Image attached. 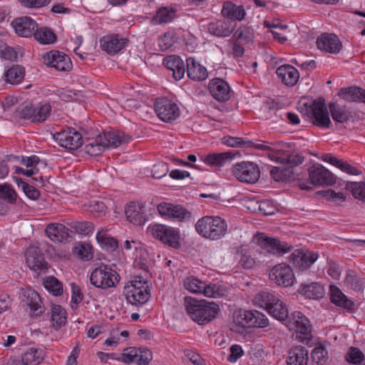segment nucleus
<instances>
[{
  "mask_svg": "<svg viewBox=\"0 0 365 365\" xmlns=\"http://www.w3.org/2000/svg\"><path fill=\"white\" fill-rule=\"evenodd\" d=\"M312 365H326L329 359L328 351L324 346H316L311 353Z\"/></svg>",
  "mask_w": 365,
  "mask_h": 365,
  "instance_id": "nucleus-48",
  "label": "nucleus"
},
{
  "mask_svg": "<svg viewBox=\"0 0 365 365\" xmlns=\"http://www.w3.org/2000/svg\"><path fill=\"white\" fill-rule=\"evenodd\" d=\"M127 43V39L118 34H111L103 36L100 40L101 48L110 55H114L123 49Z\"/></svg>",
  "mask_w": 365,
  "mask_h": 365,
  "instance_id": "nucleus-25",
  "label": "nucleus"
},
{
  "mask_svg": "<svg viewBox=\"0 0 365 365\" xmlns=\"http://www.w3.org/2000/svg\"><path fill=\"white\" fill-rule=\"evenodd\" d=\"M285 326L296 333V339L308 346L314 344L312 333V326L308 318L300 312H294L288 315L284 321Z\"/></svg>",
  "mask_w": 365,
  "mask_h": 365,
  "instance_id": "nucleus-4",
  "label": "nucleus"
},
{
  "mask_svg": "<svg viewBox=\"0 0 365 365\" xmlns=\"http://www.w3.org/2000/svg\"><path fill=\"white\" fill-rule=\"evenodd\" d=\"M163 65L173 72L175 81L181 80L185 73L182 59L176 55L168 56L163 59Z\"/></svg>",
  "mask_w": 365,
  "mask_h": 365,
  "instance_id": "nucleus-26",
  "label": "nucleus"
},
{
  "mask_svg": "<svg viewBox=\"0 0 365 365\" xmlns=\"http://www.w3.org/2000/svg\"><path fill=\"white\" fill-rule=\"evenodd\" d=\"M152 235L163 244L175 249L180 247V232L178 230L164 225L155 224L150 227Z\"/></svg>",
  "mask_w": 365,
  "mask_h": 365,
  "instance_id": "nucleus-10",
  "label": "nucleus"
},
{
  "mask_svg": "<svg viewBox=\"0 0 365 365\" xmlns=\"http://www.w3.org/2000/svg\"><path fill=\"white\" fill-rule=\"evenodd\" d=\"M252 315L251 327L264 328L269 325L268 319L262 313L256 310H252Z\"/></svg>",
  "mask_w": 365,
  "mask_h": 365,
  "instance_id": "nucleus-57",
  "label": "nucleus"
},
{
  "mask_svg": "<svg viewBox=\"0 0 365 365\" xmlns=\"http://www.w3.org/2000/svg\"><path fill=\"white\" fill-rule=\"evenodd\" d=\"M234 156L235 155L231 152L210 153L205 157L203 162L210 165L222 167L225 165L226 163L230 161Z\"/></svg>",
  "mask_w": 365,
  "mask_h": 365,
  "instance_id": "nucleus-39",
  "label": "nucleus"
},
{
  "mask_svg": "<svg viewBox=\"0 0 365 365\" xmlns=\"http://www.w3.org/2000/svg\"><path fill=\"white\" fill-rule=\"evenodd\" d=\"M169 171L168 165L165 163L160 162L153 165L152 169V175L155 178L160 179L165 176Z\"/></svg>",
  "mask_w": 365,
  "mask_h": 365,
  "instance_id": "nucleus-63",
  "label": "nucleus"
},
{
  "mask_svg": "<svg viewBox=\"0 0 365 365\" xmlns=\"http://www.w3.org/2000/svg\"><path fill=\"white\" fill-rule=\"evenodd\" d=\"M101 138L106 148H117L123 143H128L131 139L130 135L118 130L104 133L101 135Z\"/></svg>",
  "mask_w": 365,
  "mask_h": 365,
  "instance_id": "nucleus-30",
  "label": "nucleus"
},
{
  "mask_svg": "<svg viewBox=\"0 0 365 365\" xmlns=\"http://www.w3.org/2000/svg\"><path fill=\"white\" fill-rule=\"evenodd\" d=\"M234 38L245 43H250L253 38V34L250 29L240 27L234 34Z\"/></svg>",
  "mask_w": 365,
  "mask_h": 365,
  "instance_id": "nucleus-59",
  "label": "nucleus"
},
{
  "mask_svg": "<svg viewBox=\"0 0 365 365\" xmlns=\"http://www.w3.org/2000/svg\"><path fill=\"white\" fill-rule=\"evenodd\" d=\"M252 310L240 309L233 314L234 323L241 327H251Z\"/></svg>",
  "mask_w": 365,
  "mask_h": 365,
  "instance_id": "nucleus-50",
  "label": "nucleus"
},
{
  "mask_svg": "<svg viewBox=\"0 0 365 365\" xmlns=\"http://www.w3.org/2000/svg\"><path fill=\"white\" fill-rule=\"evenodd\" d=\"M43 359V350L36 348H29L22 355L20 362L24 365H38Z\"/></svg>",
  "mask_w": 365,
  "mask_h": 365,
  "instance_id": "nucleus-41",
  "label": "nucleus"
},
{
  "mask_svg": "<svg viewBox=\"0 0 365 365\" xmlns=\"http://www.w3.org/2000/svg\"><path fill=\"white\" fill-rule=\"evenodd\" d=\"M184 305L190 318L199 324L209 323L216 318L220 311L217 304L192 297H185Z\"/></svg>",
  "mask_w": 365,
  "mask_h": 365,
  "instance_id": "nucleus-2",
  "label": "nucleus"
},
{
  "mask_svg": "<svg viewBox=\"0 0 365 365\" xmlns=\"http://www.w3.org/2000/svg\"><path fill=\"white\" fill-rule=\"evenodd\" d=\"M59 145L70 150L78 148L83 143L82 135L74 128H68L53 135Z\"/></svg>",
  "mask_w": 365,
  "mask_h": 365,
  "instance_id": "nucleus-16",
  "label": "nucleus"
},
{
  "mask_svg": "<svg viewBox=\"0 0 365 365\" xmlns=\"http://www.w3.org/2000/svg\"><path fill=\"white\" fill-rule=\"evenodd\" d=\"M269 278L277 285L284 287L292 286L295 279L291 267L285 263L274 266L270 270Z\"/></svg>",
  "mask_w": 365,
  "mask_h": 365,
  "instance_id": "nucleus-14",
  "label": "nucleus"
},
{
  "mask_svg": "<svg viewBox=\"0 0 365 365\" xmlns=\"http://www.w3.org/2000/svg\"><path fill=\"white\" fill-rule=\"evenodd\" d=\"M26 262L28 267L36 272L48 269V263L44 260L40 250L36 247L31 246L27 249Z\"/></svg>",
  "mask_w": 365,
  "mask_h": 365,
  "instance_id": "nucleus-23",
  "label": "nucleus"
},
{
  "mask_svg": "<svg viewBox=\"0 0 365 365\" xmlns=\"http://www.w3.org/2000/svg\"><path fill=\"white\" fill-rule=\"evenodd\" d=\"M137 351L138 349L136 348L128 347L124 350L123 353H122L118 358H117V360L126 364L133 363Z\"/></svg>",
  "mask_w": 365,
  "mask_h": 365,
  "instance_id": "nucleus-64",
  "label": "nucleus"
},
{
  "mask_svg": "<svg viewBox=\"0 0 365 365\" xmlns=\"http://www.w3.org/2000/svg\"><path fill=\"white\" fill-rule=\"evenodd\" d=\"M187 75L196 81H204L207 77V71L205 67L197 63L195 58L190 57L186 59Z\"/></svg>",
  "mask_w": 365,
  "mask_h": 365,
  "instance_id": "nucleus-29",
  "label": "nucleus"
},
{
  "mask_svg": "<svg viewBox=\"0 0 365 365\" xmlns=\"http://www.w3.org/2000/svg\"><path fill=\"white\" fill-rule=\"evenodd\" d=\"M125 214L128 220L135 225H143L147 221L145 206L139 202H131L125 207Z\"/></svg>",
  "mask_w": 365,
  "mask_h": 365,
  "instance_id": "nucleus-22",
  "label": "nucleus"
},
{
  "mask_svg": "<svg viewBox=\"0 0 365 365\" xmlns=\"http://www.w3.org/2000/svg\"><path fill=\"white\" fill-rule=\"evenodd\" d=\"M45 289L53 296H61L63 294V284L55 277H47L43 279Z\"/></svg>",
  "mask_w": 365,
  "mask_h": 365,
  "instance_id": "nucleus-49",
  "label": "nucleus"
},
{
  "mask_svg": "<svg viewBox=\"0 0 365 365\" xmlns=\"http://www.w3.org/2000/svg\"><path fill=\"white\" fill-rule=\"evenodd\" d=\"M124 295L131 304L138 306L144 304L150 297L147 280L141 276H136L124 287Z\"/></svg>",
  "mask_w": 365,
  "mask_h": 365,
  "instance_id": "nucleus-6",
  "label": "nucleus"
},
{
  "mask_svg": "<svg viewBox=\"0 0 365 365\" xmlns=\"http://www.w3.org/2000/svg\"><path fill=\"white\" fill-rule=\"evenodd\" d=\"M35 108V123H41L46 120L50 116L51 112V106L49 103L39 104Z\"/></svg>",
  "mask_w": 365,
  "mask_h": 365,
  "instance_id": "nucleus-55",
  "label": "nucleus"
},
{
  "mask_svg": "<svg viewBox=\"0 0 365 365\" xmlns=\"http://www.w3.org/2000/svg\"><path fill=\"white\" fill-rule=\"evenodd\" d=\"M207 88L211 96L219 102H225L231 97L230 86L221 78L210 80Z\"/></svg>",
  "mask_w": 365,
  "mask_h": 365,
  "instance_id": "nucleus-20",
  "label": "nucleus"
},
{
  "mask_svg": "<svg viewBox=\"0 0 365 365\" xmlns=\"http://www.w3.org/2000/svg\"><path fill=\"white\" fill-rule=\"evenodd\" d=\"M92 247L88 244H78L73 249V253L81 259L88 261L92 259Z\"/></svg>",
  "mask_w": 365,
  "mask_h": 365,
  "instance_id": "nucleus-54",
  "label": "nucleus"
},
{
  "mask_svg": "<svg viewBox=\"0 0 365 365\" xmlns=\"http://www.w3.org/2000/svg\"><path fill=\"white\" fill-rule=\"evenodd\" d=\"M329 109L332 119L339 123H346L352 117L351 113L345 106L332 102L329 104Z\"/></svg>",
  "mask_w": 365,
  "mask_h": 365,
  "instance_id": "nucleus-37",
  "label": "nucleus"
},
{
  "mask_svg": "<svg viewBox=\"0 0 365 365\" xmlns=\"http://www.w3.org/2000/svg\"><path fill=\"white\" fill-rule=\"evenodd\" d=\"M16 34L25 38L34 36L35 31H38V24L29 16H21L14 19L11 22Z\"/></svg>",
  "mask_w": 365,
  "mask_h": 365,
  "instance_id": "nucleus-19",
  "label": "nucleus"
},
{
  "mask_svg": "<svg viewBox=\"0 0 365 365\" xmlns=\"http://www.w3.org/2000/svg\"><path fill=\"white\" fill-rule=\"evenodd\" d=\"M338 95L344 100L349 102L359 101L365 103V90L359 87L341 88Z\"/></svg>",
  "mask_w": 365,
  "mask_h": 365,
  "instance_id": "nucleus-38",
  "label": "nucleus"
},
{
  "mask_svg": "<svg viewBox=\"0 0 365 365\" xmlns=\"http://www.w3.org/2000/svg\"><path fill=\"white\" fill-rule=\"evenodd\" d=\"M21 302L29 307L31 312L35 316H41L45 311L42 301L38 294L32 289L22 290Z\"/></svg>",
  "mask_w": 365,
  "mask_h": 365,
  "instance_id": "nucleus-21",
  "label": "nucleus"
},
{
  "mask_svg": "<svg viewBox=\"0 0 365 365\" xmlns=\"http://www.w3.org/2000/svg\"><path fill=\"white\" fill-rule=\"evenodd\" d=\"M34 39L41 44H49L56 41V36L53 30L46 26H38V31H35Z\"/></svg>",
  "mask_w": 365,
  "mask_h": 365,
  "instance_id": "nucleus-44",
  "label": "nucleus"
},
{
  "mask_svg": "<svg viewBox=\"0 0 365 365\" xmlns=\"http://www.w3.org/2000/svg\"><path fill=\"white\" fill-rule=\"evenodd\" d=\"M96 240L101 247L108 251H114L118 247V241L113 237H109L106 231H99L96 234Z\"/></svg>",
  "mask_w": 365,
  "mask_h": 365,
  "instance_id": "nucleus-46",
  "label": "nucleus"
},
{
  "mask_svg": "<svg viewBox=\"0 0 365 365\" xmlns=\"http://www.w3.org/2000/svg\"><path fill=\"white\" fill-rule=\"evenodd\" d=\"M309 178L314 185H331L336 182L333 173L319 164L309 168Z\"/></svg>",
  "mask_w": 365,
  "mask_h": 365,
  "instance_id": "nucleus-18",
  "label": "nucleus"
},
{
  "mask_svg": "<svg viewBox=\"0 0 365 365\" xmlns=\"http://www.w3.org/2000/svg\"><path fill=\"white\" fill-rule=\"evenodd\" d=\"M345 284L348 287L357 292L361 291L364 288L363 282L352 271H349L346 273Z\"/></svg>",
  "mask_w": 365,
  "mask_h": 365,
  "instance_id": "nucleus-53",
  "label": "nucleus"
},
{
  "mask_svg": "<svg viewBox=\"0 0 365 365\" xmlns=\"http://www.w3.org/2000/svg\"><path fill=\"white\" fill-rule=\"evenodd\" d=\"M222 143L230 147H242V148H251L266 150L269 149V146L261 143H255L250 140H246L242 138L225 136L222 138Z\"/></svg>",
  "mask_w": 365,
  "mask_h": 365,
  "instance_id": "nucleus-34",
  "label": "nucleus"
},
{
  "mask_svg": "<svg viewBox=\"0 0 365 365\" xmlns=\"http://www.w3.org/2000/svg\"><path fill=\"white\" fill-rule=\"evenodd\" d=\"M175 42V35L172 33L168 32L160 37L158 40V45L162 51H165L172 47Z\"/></svg>",
  "mask_w": 365,
  "mask_h": 365,
  "instance_id": "nucleus-62",
  "label": "nucleus"
},
{
  "mask_svg": "<svg viewBox=\"0 0 365 365\" xmlns=\"http://www.w3.org/2000/svg\"><path fill=\"white\" fill-rule=\"evenodd\" d=\"M106 149L101 134L95 139H91L85 145V152L91 156H98Z\"/></svg>",
  "mask_w": 365,
  "mask_h": 365,
  "instance_id": "nucleus-45",
  "label": "nucleus"
},
{
  "mask_svg": "<svg viewBox=\"0 0 365 365\" xmlns=\"http://www.w3.org/2000/svg\"><path fill=\"white\" fill-rule=\"evenodd\" d=\"M51 322L53 327L59 329L66 324V312L61 306L53 304L51 309Z\"/></svg>",
  "mask_w": 365,
  "mask_h": 365,
  "instance_id": "nucleus-47",
  "label": "nucleus"
},
{
  "mask_svg": "<svg viewBox=\"0 0 365 365\" xmlns=\"http://www.w3.org/2000/svg\"><path fill=\"white\" fill-rule=\"evenodd\" d=\"M268 158L277 163L282 165H286L293 169V167L302 164L304 161V158L299 155H284L279 153H268Z\"/></svg>",
  "mask_w": 365,
  "mask_h": 365,
  "instance_id": "nucleus-36",
  "label": "nucleus"
},
{
  "mask_svg": "<svg viewBox=\"0 0 365 365\" xmlns=\"http://www.w3.org/2000/svg\"><path fill=\"white\" fill-rule=\"evenodd\" d=\"M309 351L302 346H293L289 351L287 365H307Z\"/></svg>",
  "mask_w": 365,
  "mask_h": 365,
  "instance_id": "nucleus-31",
  "label": "nucleus"
},
{
  "mask_svg": "<svg viewBox=\"0 0 365 365\" xmlns=\"http://www.w3.org/2000/svg\"><path fill=\"white\" fill-rule=\"evenodd\" d=\"M195 230L200 235L206 239L217 240L226 235L227 224L220 216H204L196 222Z\"/></svg>",
  "mask_w": 365,
  "mask_h": 365,
  "instance_id": "nucleus-3",
  "label": "nucleus"
},
{
  "mask_svg": "<svg viewBox=\"0 0 365 365\" xmlns=\"http://www.w3.org/2000/svg\"><path fill=\"white\" fill-rule=\"evenodd\" d=\"M151 353L148 350L138 349L133 363L138 365H147L151 359Z\"/></svg>",
  "mask_w": 365,
  "mask_h": 365,
  "instance_id": "nucleus-61",
  "label": "nucleus"
},
{
  "mask_svg": "<svg viewBox=\"0 0 365 365\" xmlns=\"http://www.w3.org/2000/svg\"><path fill=\"white\" fill-rule=\"evenodd\" d=\"M157 210L161 216L168 219L182 221L189 220L192 217V213L179 205L161 202L158 205Z\"/></svg>",
  "mask_w": 365,
  "mask_h": 365,
  "instance_id": "nucleus-15",
  "label": "nucleus"
},
{
  "mask_svg": "<svg viewBox=\"0 0 365 365\" xmlns=\"http://www.w3.org/2000/svg\"><path fill=\"white\" fill-rule=\"evenodd\" d=\"M318 254L308 250L298 249L294 250L289 256V262L293 267L304 270L318 259Z\"/></svg>",
  "mask_w": 365,
  "mask_h": 365,
  "instance_id": "nucleus-17",
  "label": "nucleus"
},
{
  "mask_svg": "<svg viewBox=\"0 0 365 365\" xmlns=\"http://www.w3.org/2000/svg\"><path fill=\"white\" fill-rule=\"evenodd\" d=\"M346 360L353 364H359L364 359V354L358 348L350 347L346 354Z\"/></svg>",
  "mask_w": 365,
  "mask_h": 365,
  "instance_id": "nucleus-56",
  "label": "nucleus"
},
{
  "mask_svg": "<svg viewBox=\"0 0 365 365\" xmlns=\"http://www.w3.org/2000/svg\"><path fill=\"white\" fill-rule=\"evenodd\" d=\"M255 205L251 207L248 206V209L252 210V212L259 211L265 215H269L274 213V207L270 206L268 201L254 202Z\"/></svg>",
  "mask_w": 365,
  "mask_h": 365,
  "instance_id": "nucleus-58",
  "label": "nucleus"
},
{
  "mask_svg": "<svg viewBox=\"0 0 365 365\" xmlns=\"http://www.w3.org/2000/svg\"><path fill=\"white\" fill-rule=\"evenodd\" d=\"M257 245L261 248L258 250L242 249L241 257L239 264L244 269H252L264 262V257L267 254H284L291 251L292 246L285 242L268 237L263 234H259L257 239Z\"/></svg>",
  "mask_w": 365,
  "mask_h": 365,
  "instance_id": "nucleus-1",
  "label": "nucleus"
},
{
  "mask_svg": "<svg viewBox=\"0 0 365 365\" xmlns=\"http://www.w3.org/2000/svg\"><path fill=\"white\" fill-rule=\"evenodd\" d=\"M155 111L163 121L170 123L180 115V110L176 103L168 98H158L155 103Z\"/></svg>",
  "mask_w": 365,
  "mask_h": 365,
  "instance_id": "nucleus-13",
  "label": "nucleus"
},
{
  "mask_svg": "<svg viewBox=\"0 0 365 365\" xmlns=\"http://www.w3.org/2000/svg\"><path fill=\"white\" fill-rule=\"evenodd\" d=\"M119 279L120 276L116 271L107 265H101L92 272L90 281L96 287L107 289L115 287Z\"/></svg>",
  "mask_w": 365,
  "mask_h": 365,
  "instance_id": "nucleus-8",
  "label": "nucleus"
},
{
  "mask_svg": "<svg viewBox=\"0 0 365 365\" xmlns=\"http://www.w3.org/2000/svg\"><path fill=\"white\" fill-rule=\"evenodd\" d=\"M346 189L352 193L354 198L365 202V181L349 182Z\"/></svg>",
  "mask_w": 365,
  "mask_h": 365,
  "instance_id": "nucleus-51",
  "label": "nucleus"
},
{
  "mask_svg": "<svg viewBox=\"0 0 365 365\" xmlns=\"http://www.w3.org/2000/svg\"><path fill=\"white\" fill-rule=\"evenodd\" d=\"M309 118L312 123L321 128H329L331 121L323 98L314 101L309 106Z\"/></svg>",
  "mask_w": 365,
  "mask_h": 365,
  "instance_id": "nucleus-9",
  "label": "nucleus"
},
{
  "mask_svg": "<svg viewBox=\"0 0 365 365\" xmlns=\"http://www.w3.org/2000/svg\"><path fill=\"white\" fill-rule=\"evenodd\" d=\"M235 25L229 20H218L208 25L209 32L218 37L229 36L233 31Z\"/></svg>",
  "mask_w": 365,
  "mask_h": 365,
  "instance_id": "nucleus-28",
  "label": "nucleus"
},
{
  "mask_svg": "<svg viewBox=\"0 0 365 365\" xmlns=\"http://www.w3.org/2000/svg\"><path fill=\"white\" fill-rule=\"evenodd\" d=\"M0 198L10 204H15L16 202L17 194L10 185H0Z\"/></svg>",
  "mask_w": 365,
  "mask_h": 365,
  "instance_id": "nucleus-52",
  "label": "nucleus"
},
{
  "mask_svg": "<svg viewBox=\"0 0 365 365\" xmlns=\"http://www.w3.org/2000/svg\"><path fill=\"white\" fill-rule=\"evenodd\" d=\"M254 302L260 307L264 308L268 313L276 319L284 322L288 318L287 305L274 294L262 292L255 295Z\"/></svg>",
  "mask_w": 365,
  "mask_h": 365,
  "instance_id": "nucleus-5",
  "label": "nucleus"
},
{
  "mask_svg": "<svg viewBox=\"0 0 365 365\" xmlns=\"http://www.w3.org/2000/svg\"><path fill=\"white\" fill-rule=\"evenodd\" d=\"M232 173L238 180L247 183H255L260 177L258 165L250 161H242L235 164Z\"/></svg>",
  "mask_w": 365,
  "mask_h": 365,
  "instance_id": "nucleus-11",
  "label": "nucleus"
},
{
  "mask_svg": "<svg viewBox=\"0 0 365 365\" xmlns=\"http://www.w3.org/2000/svg\"><path fill=\"white\" fill-rule=\"evenodd\" d=\"M317 48L331 53H338L342 47L338 36L333 34H322L317 39Z\"/></svg>",
  "mask_w": 365,
  "mask_h": 365,
  "instance_id": "nucleus-24",
  "label": "nucleus"
},
{
  "mask_svg": "<svg viewBox=\"0 0 365 365\" xmlns=\"http://www.w3.org/2000/svg\"><path fill=\"white\" fill-rule=\"evenodd\" d=\"M185 289L192 293H202L207 297L216 298L225 296L227 294L226 287L220 284L205 282L194 277H187L183 281Z\"/></svg>",
  "mask_w": 365,
  "mask_h": 365,
  "instance_id": "nucleus-7",
  "label": "nucleus"
},
{
  "mask_svg": "<svg viewBox=\"0 0 365 365\" xmlns=\"http://www.w3.org/2000/svg\"><path fill=\"white\" fill-rule=\"evenodd\" d=\"M43 63L54 68L58 71H69L72 68V63L68 56L56 50L45 53L43 56Z\"/></svg>",
  "mask_w": 365,
  "mask_h": 365,
  "instance_id": "nucleus-12",
  "label": "nucleus"
},
{
  "mask_svg": "<svg viewBox=\"0 0 365 365\" xmlns=\"http://www.w3.org/2000/svg\"><path fill=\"white\" fill-rule=\"evenodd\" d=\"M301 293L306 297L319 299L324 296V286L318 282H312L309 284L302 285Z\"/></svg>",
  "mask_w": 365,
  "mask_h": 365,
  "instance_id": "nucleus-40",
  "label": "nucleus"
},
{
  "mask_svg": "<svg viewBox=\"0 0 365 365\" xmlns=\"http://www.w3.org/2000/svg\"><path fill=\"white\" fill-rule=\"evenodd\" d=\"M48 237L54 242H61L69 236V229L63 224H50L46 228Z\"/></svg>",
  "mask_w": 365,
  "mask_h": 365,
  "instance_id": "nucleus-35",
  "label": "nucleus"
},
{
  "mask_svg": "<svg viewBox=\"0 0 365 365\" xmlns=\"http://www.w3.org/2000/svg\"><path fill=\"white\" fill-rule=\"evenodd\" d=\"M331 302L335 305L347 309H352L354 302L349 299L336 285L329 286Z\"/></svg>",
  "mask_w": 365,
  "mask_h": 365,
  "instance_id": "nucleus-33",
  "label": "nucleus"
},
{
  "mask_svg": "<svg viewBox=\"0 0 365 365\" xmlns=\"http://www.w3.org/2000/svg\"><path fill=\"white\" fill-rule=\"evenodd\" d=\"M88 210L97 217H99L106 212V206L101 201L91 200L88 204Z\"/></svg>",
  "mask_w": 365,
  "mask_h": 365,
  "instance_id": "nucleus-60",
  "label": "nucleus"
},
{
  "mask_svg": "<svg viewBox=\"0 0 365 365\" xmlns=\"http://www.w3.org/2000/svg\"><path fill=\"white\" fill-rule=\"evenodd\" d=\"M276 73L282 82L287 86H294L299 78V71L289 64L278 67Z\"/></svg>",
  "mask_w": 365,
  "mask_h": 365,
  "instance_id": "nucleus-27",
  "label": "nucleus"
},
{
  "mask_svg": "<svg viewBox=\"0 0 365 365\" xmlns=\"http://www.w3.org/2000/svg\"><path fill=\"white\" fill-rule=\"evenodd\" d=\"M25 69L22 66L14 65L4 73L5 81L10 84H17L22 81Z\"/></svg>",
  "mask_w": 365,
  "mask_h": 365,
  "instance_id": "nucleus-43",
  "label": "nucleus"
},
{
  "mask_svg": "<svg viewBox=\"0 0 365 365\" xmlns=\"http://www.w3.org/2000/svg\"><path fill=\"white\" fill-rule=\"evenodd\" d=\"M175 13L176 10L173 8H160L153 17L152 23L154 25L170 23L175 18Z\"/></svg>",
  "mask_w": 365,
  "mask_h": 365,
  "instance_id": "nucleus-42",
  "label": "nucleus"
},
{
  "mask_svg": "<svg viewBox=\"0 0 365 365\" xmlns=\"http://www.w3.org/2000/svg\"><path fill=\"white\" fill-rule=\"evenodd\" d=\"M221 13L224 17L230 21H241L246 14L243 6H237L229 1L224 2Z\"/></svg>",
  "mask_w": 365,
  "mask_h": 365,
  "instance_id": "nucleus-32",
  "label": "nucleus"
}]
</instances>
